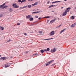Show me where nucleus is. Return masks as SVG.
Segmentation results:
<instances>
[{
  "instance_id": "1",
  "label": "nucleus",
  "mask_w": 76,
  "mask_h": 76,
  "mask_svg": "<svg viewBox=\"0 0 76 76\" xmlns=\"http://www.w3.org/2000/svg\"><path fill=\"white\" fill-rule=\"evenodd\" d=\"M70 9H71V8L68 7L66 9V10L63 13V14L62 15L63 16H66V15L67 13H68V12H69L70 11Z\"/></svg>"
},
{
  "instance_id": "2",
  "label": "nucleus",
  "mask_w": 76,
  "mask_h": 76,
  "mask_svg": "<svg viewBox=\"0 0 76 76\" xmlns=\"http://www.w3.org/2000/svg\"><path fill=\"white\" fill-rule=\"evenodd\" d=\"M54 60H51L50 61L47 62L45 64V66H48L49 65H50V64H51V63H52V61H53Z\"/></svg>"
},
{
  "instance_id": "3",
  "label": "nucleus",
  "mask_w": 76,
  "mask_h": 76,
  "mask_svg": "<svg viewBox=\"0 0 76 76\" xmlns=\"http://www.w3.org/2000/svg\"><path fill=\"white\" fill-rule=\"evenodd\" d=\"M12 7L14 8H19V6L16 5V4H13L12 5Z\"/></svg>"
},
{
  "instance_id": "4",
  "label": "nucleus",
  "mask_w": 76,
  "mask_h": 76,
  "mask_svg": "<svg viewBox=\"0 0 76 76\" xmlns=\"http://www.w3.org/2000/svg\"><path fill=\"white\" fill-rule=\"evenodd\" d=\"M4 5H6V4L5 3H4L2 5H1L0 6V8L2 9H4Z\"/></svg>"
},
{
  "instance_id": "5",
  "label": "nucleus",
  "mask_w": 76,
  "mask_h": 76,
  "mask_svg": "<svg viewBox=\"0 0 76 76\" xmlns=\"http://www.w3.org/2000/svg\"><path fill=\"white\" fill-rule=\"evenodd\" d=\"M54 34H55L54 31H52L50 32V35L51 36H53V35H54Z\"/></svg>"
},
{
  "instance_id": "6",
  "label": "nucleus",
  "mask_w": 76,
  "mask_h": 76,
  "mask_svg": "<svg viewBox=\"0 0 76 76\" xmlns=\"http://www.w3.org/2000/svg\"><path fill=\"white\" fill-rule=\"evenodd\" d=\"M56 48H54L53 49H51L50 51H51V53H54V52L56 51Z\"/></svg>"
},
{
  "instance_id": "7",
  "label": "nucleus",
  "mask_w": 76,
  "mask_h": 76,
  "mask_svg": "<svg viewBox=\"0 0 76 76\" xmlns=\"http://www.w3.org/2000/svg\"><path fill=\"white\" fill-rule=\"evenodd\" d=\"M9 66H10V65H9V64H6L5 66V67H9Z\"/></svg>"
},
{
  "instance_id": "8",
  "label": "nucleus",
  "mask_w": 76,
  "mask_h": 76,
  "mask_svg": "<svg viewBox=\"0 0 76 76\" xmlns=\"http://www.w3.org/2000/svg\"><path fill=\"white\" fill-rule=\"evenodd\" d=\"M55 20H56V19H54L53 20H52L50 21V23H53V22H55Z\"/></svg>"
},
{
  "instance_id": "9",
  "label": "nucleus",
  "mask_w": 76,
  "mask_h": 76,
  "mask_svg": "<svg viewBox=\"0 0 76 76\" xmlns=\"http://www.w3.org/2000/svg\"><path fill=\"white\" fill-rule=\"evenodd\" d=\"M31 17V15H28V16L26 17V19H29Z\"/></svg>"
},
{
  "instance_id": "10",
  "label": "nucleus",
  "mask_w": 76,
  "mask_h": 76,
  "mask_svg": "<svg viewBox=\"0 0 76 76\" xmlns=\"http://www.w3.org/2000/svg\"><path fill=\"white\" fill-rule=\"evenodd\" d=\"M60 1H54V2H53L52 3V4H53L54 3H58V2H60Z\"/></svg>"
},
{
  "instance_id": "11",
  "label": "nucleus",
  "mask_w": 76,
  "mask_h": 76,
  "mask_svg": "<svg viewBox=\"0 0 76 76\" xmlns=\"http://www.w3.org/2000/svg\"><path fill=\"white\" fill-rule=\"evenodd\" d=\"M75 26H76V24H72L71 25V28H73V27H74Z\"/></svg>"
},
{
  "instance_id": "12",
  "label": "nucleus",
  "mask_w": 76,
  "mask_h": 76,
  "mask_svg": "<svg viewBox=\"0 0 76 76\" xmlns=\"http://www.w3.org/2000/svg\"><path fill=\"white\" fill-rule=\"evenodd\" d=\"M61 26V24L58 26H56L55 28L56 29H57V28H60Z\"/></svg>"
},
{
  "instance_id": "13",
  "label": "nucleus",
  "mask_w": 76,
  "mask_h": 76,
  "mask_svg": "<svg viewBox=\"0 0 76 76\" xmlns=\"http://www.w3.org/2000/svg\"><path fill=\"white\" fill-rule=\"evenodd\" d=\"M53 6L54 7V6H56V5H50V6L49 7V8H51V7H53Z\"/></svg>"
},
{
  "instance_id": "14",
  "label": "nucleus",
  "mask_w": 76,
  "mask_h": 76,
  "mask_svg": "<svg viewBox=\"0 0 76 76\" xmlns=\"http://www.w3.org/2000/svg\"><path fill=\"white\" fill-rule=\"evenodd\" d=\"M34 20V18H33L32 17L31 18L29 19V20H30V21H32V20Z\"/></svg>"
},
{
  "instance_id": "15",
  "label": "nucleus",
  "mask_w": 76,
  "mask_h": 76,
  "mask_svg": "<svg viewBox=\"0 0 76 76\" xmlns=\"http://www.w3.org/2000/svg\"><path fill=\"white\" fill-rule=\"evenodd\" d=\"M64 30H65V29H63V30H61V32H60V34H61V33H62V32H63L64 31Z\"/></svg>"
},
{
  "instance_id": "16",
  "label": "nucleus",
  "mask_w": 76,
  "mask_h": 76,
  "mask_svg": "<svg viewBox=\"0 0 76 76\" xmlns=\"http://www.w3.org/2000/svg\"><path fill=\"white\" fill-rule=\"evenodd\" d=\"M4 60V57H1L0 58V60Z\"/></svg>"
},
{
  "instance_id": "17",
  "label": "nucleus",
  "mask_w": 76,
  "mask_h": 76,
  "mask_svg": "<svg viewBox=\"0 0 76 76\" xmlns=\"http://www.w3.org/2000/svg\"><path fill=\"white\" fill-rule=\"evenodd\" d=\"M53 39V38H52L50 39H44V40H50V39Z\"/></svg>"
},
{
  "instance_id": "18",
  "label": "nucleus",
  "mask_w": 76,
  "mask_h": 76,
  "mask_svg": "<svg viewBox=\"0 0 76 76\" xmlns=\"http://www.w3.org/2000/svg\"><path fill=\"white\" fill-rule=\"evenodd\" d=\"M12 11H13V9L12 8H10V11L11 12H12Z\"/></svg>"
},
{
  "instance_id": "19",
  "label": "nucleus",
  "mask_w": 76,
  "mask_h": 76,
  "mask_svg": "<svg viewBox=\"0 0 76 76\" xmlns=\"http://www.w3.org/2000/svg\"><path fill=\"white\" fill-rule=\"evenodd\" d=\"M74 18H75L74 16L73 15L71 17V19H74Z\"/></svg>"
},
{
  "instance_id": "20",
  "label": "nucleus",
  "mask_w": 76,
  "mask_h": 76,
  "mask_svg": "<svg viewBox=\"0 0 76 76\" xmlns=\"http://www.w3.org/2000/svg\"><path fill=\"white\" fill-rule=\"evenodd\" d=\"M25 2H26V0H22L21 3H22Z\"/></svg>"
},
{
  "instance_id": "21",
  "label": "nucleus",
  "mask_w": 76,
  "mask_h": 76,
  "mask_svg": "<svg viewBox=\"0 0 76 76\" xmlns=\"http://www.w3.org/2000/svg\"><path fill=\"white\" fill-rule=\"evenodd\" d=\"M37 4H38L37 2H35L34 4V6H36V5H37Z\"/></svg>"
},
{
  "instance_id": "22",
  "label": "nucleus",
  "mask_w": 76,
  "mask_h": 76,
  "mask_svg": "<svg viewBox=\"0 0 76 76\" xmlns=\"http://www.w3.org/2000/svg\"><path fill=\"white\" fill-rule=\"evenodd\" d=\"M50 18V16H46V17H45L44 18Z\"/></svg>"
},
{
  "instance_id": "23",
  "label": "nucleus",
  "mask_w": 76,
  "mask_h": 76,
  "mask_svg": "<svg viewBox=\"0 0 76 76\" xmlns=\"http://www.w3.org/2000/svg\"><path fill=\"white\" fill-rule=\"evenodd\" d=\"M8 6L7 5H5L4 6V8H6V7H7Z\"/></svg>"
},
{
  "instance_id": "24",
  "label": "nucleus",
  "mask_w": 76,
  "mask_h": 76,
  "mask_svg": "<svg viewBox=\"0 0 76 76\" xmlns=\"http://www.w3.org/2000/svg\"><path fill=\"white\" fill-rule=\"evenodd\" d=\"M42 11H39L37 12V13H40V12H41Z\"/></svg>"
},
{
  "instance_id": "25",
  "label": "nucleus",
  "mask_w": 76,
  "mask_h": 76,
  "mask_svg": "<svg viewBox=\"0 0 76 76\" xmlns=\"http://www.w3.org/2000/svg\"><path fill=\"white\" fill-rule=\"evenodd\" d=\"M1 28L2 30H4V27H0V29Z\"/></svg>"
},
{
  "instance_id": "26",
  "label": "nucleus",
  "mask_w": 76,
  "mask_h": 76,
  "mask_svg": "<svg viewBox=\"0 0 76 76\" xmlns=\"http://www.w3.org/2000/svg\"><path fill=\"white\" fill-rule=\"evenodd\" d=\"M40 51L42 53H43L44 52V50H40Z\"/></svg>"
},
{
  "instance_id": "27",
  "label": "nucleus",
  "mask_w": 76,
  "mask_h": 76,
  "mask_svg": "<svg viewBox=\"0 0 76 76\" xmlns=\"http://www.w3.org/2000/svg\"><path fill=\"white\" fill-rule=\"evenodd\" d=\"M28 8H31V5H28Z\"/></svg>"
},
{
  "instance_id": "28",
  "label": "nucleus",
  "mask_w": 76,
  "mask_h": 76,
  "mask_svg": "<svg viewBox=\"0 0 76 76\" xmlns=\"http://www.w3.org/2000/svg\"><path fill=\"white\" fill-rule=\"evenodd\" d=\"M35 13H37V12H32V15H33V14H35Z\"/></svg>"
},
{
  "instance_id": "29",
  "label": "nucleus",
  "mask_w": 76,
  "mask_h": 76,
  "mask_svg": "<svg viewBox=\"0 0 76 76\" xmlns=\"http://www.w3.org/2000/svg\"><path fill=\"white\" fill-rule=\"evenodd\" d=\"M28 52L29 51H26L24 53H25V54H28Z\"/></svg>"
},
{
  "instance_id": "30",
  "label": "nucleus",
  "mask_w": 76,
  "mask_h": 76,
  "mask_svg": "<svg viewBox=\"0 0 76 76\" xmlns=\"http://www.w3.org/2000/svg\"><path fill=\"white\" fill-rule=\"evenodd\" d=\"M47 50L48 51H50V48H47Z\"/></svg>"
},
{
  "instance_id": "31",
  "label": "nucleus",
  "mask_w": 76,
  "mask_h": 76,
  "mask_svg": "<svg viewBox=\"0 0 76 76\" xmlns=\"http://www.w3.org/2000/svg\"><path fill=\"white\" fill-rule=\"evenodd\" d=\"M55 64H56V63L53 64H52V65H51V66H54V65H55Z\"/></svg>"
},
{
  "instance_id": "32",
  "label": "nucleus",
  "mask_w": 76,
  "mask_h": 76,
  "mask_svg": "<svg viewBox=\"0 0 76 76\" xmlns=\"http://www.w3.org/2000/svg\"><path fill=\"white\" fill-rule=\"evenodd\" d=\"M18 2H20L21 3H22V1H21V0H18Z\"/></svg>"
},
{
  "instance_id": "33",
  "label": "nucleus",
  "mask_w": 76,
  "mask_h": 76,
  "mask_svg": "<svg viewBox=\"0 0 76 76\" xmlns=\"http://www.w3.org/2000/svg\"><path fill=\"white\" fill-rule=\"evenodd\" d=\"M20 25V23H18L17 24V25Z\"/></svg>"
},
{
  "instance_id": "34",
  "label": "nucleus",
  "mask_w": 76,
  "mask_h": 76,
  "mask_svg": "<svg viewBox=\"0 0 76 76\" xmlns=\"http://www.w3.org/2000/svg\"><path fill=\"white\" fill-rule=\"evenodd\" d=\"M7 58L6 57H4V60H6Z\"/></svg>"
},
{
  "instance_id": "35",
  "label": "nucleus",
  "mask_w": 76,
  "mask_h": 76,
  "mask_svg": "<svg viewBox=\"0 0 76 76\" xmlns=\"http://www.w3.org/2000/svg\"><path fill=\"white\" fill-rule=\"evenodd\" d=\"M44 51H46V52H47V50L46 49H45L44 50Z\"/></svg>"
},
{
  "instance_id": "36",
  "label": "nucleus",
  "mask_w": 76,
  "mask_h": 76,
  "mask_svg": "<svg viewBox=\"0 0 76 76\" xmlns=\"http://www.w3.org/2000/svg\"><path fill=\"white\" fill-rule=\"evenodd\" d=\"M38 16H35V18H38Z\"/></svg>"
},
{
  "instance_id": "37",
  "label": "nucleus",
  "mask_w": 76,
  "mask_h": 76,
  "mask_svg": "<svg viewBox=\"0 0 76 76\" xmlns=\"http://www.w3.org/2000/svg\"><path fill=\"white\" fill-rule=\"evenodd\" d=\"M33 24V25H37L38 24H36L35 23H34Z\"/></svg>"
},
{
  "instance_id": "38",
  "label": "nucleus",
  "mask_w": 76,
  "mask_h": 76,
  "mask_svg": "<svg viewBox=\"0 0 76 76\" xmlns=\"http://www.w3.org/2000/svg\"><path fill=\"white\" fill-rule=\"evenodd\" d=\"M11 41V39H9L8 40H7V42H10V41Z\"/></svg>"
},
{
  "instance_id": "39",
  "label": "nucleus",
  "mask_w": 76,
  "mask_h": 76,
  "mask_svg": "<svg viewBox=\"0 0 76 76\" xmlns=\"http://www.w3.org/2000/svg\"><path fill=\"white\" fill-rule=\"evenodd\" d=\"M42 32L41 31H39V34H42Z\"/></svg>"
},
{
  "instance_id": "40",
  "label": "nucleus",
  "mask_w": 76,
  "mask_h": 76,
  "mask_svg": "<svg viewBox=\"0 0 76 76\" xmlns=\"http://www.w3.org/2000/svg\"><path fill=\"white\" fill-rule=\"evenodd\" d=\"M3 16V15H0V17H2V16Z\"/></svg>"
},
{
  "instance_id": "41",
  "label": "nucleus",
  "mask_w": 76,
  "mask_h": 76,
  "mask_svg": "<svg viewBox=\"0 0 76 76\" xmlns=\"http://www.w3.org/2000/svg\"><path fill=\"white\" fill-rule=\"evenodd\" d=\"M47 4H50V1H48L47 2Z\"/></svg>"
},
{
  "instance_id": "42",
  "label": "nucleus",
  "mask_w": 76,
  "mask_h": 76,
  "mask_svg": "<svg viewBox=\"0 0 76 76\" xmlns=\"http://www.w3.org/2000/svg\"><path fill=\"white\" fill-rule=\"evenodd\" d=\"M37 53H34V54H33V55L35 56V55H37Z\"/></svg>"
},
{
  "instance_id": "43",
  "label": "nucleus",
  "mask_w": 76,
  "mask_h": 76,
  "mask_svg": "<svg viewBox=\"0 0 76 76\" xmlns=\"http://www.w3.org/2000/svg\"><path fill=\"white\" fill-rule=\"evenodd\" d=\"M24 34V35L26 36V35H27V34H26V33H25Z\"/></svg>"
},
{
  "instance_id": "44",
  "label": "nucleus",
  "mask_w": 76,
  "mask_h": 76,
  "mask_svg": "<svg viewBox=\"0 0 76 76\" xmlns=\"http://www.w3.org/2000/svg\"><path fill=\"white\" fill-rule=\"evenodd\" d=\"M32 6L33 7V6H35V5H34V4H32Z\"/></svg>"
},
{
  "instance_id": "45",
  "label": "nucleus",
  "mask_w": 76,
  "mask_h": 76,
  "mask_svg": "<svg viewBox=\"0 0 76 76\" xmlns=\"http://www.w3.org/2000/svg\"><path fill=\"white\" fill-rule=\"evenodd\" d=\"M20 9H23V7H20Z\"/></svg>"
},
{
  "instance_id": "46",
  "label": "nucleus",
  "mask_w": 76,
  "mask_h": 76,
  "mask_svg": "<svg viewBox=\"0 0 76 76\" xmlns=\"http://www.w3.org/2000/svg\"><path fill=\"white\" fill-rule=\"evenodd\" d=\"M41 19V18H38V19H39V20L40 19Z\"/></svg>"
},
{
  "instance_id": "47",
  "label": "nucleus",
  "mask_w": 76,
  "mask_h": 76,
  "mask_svg": "<svg viewBox=\"0 0 76 76\" xmlns=\"http://www.w3.org/2000/svg\"><path fill=\"white\" fill-rule=\"evenodd\" d=\"M28 1H33L34 0H28Z\"/></svg>"
},
{
  "instance_id": "48",
  "label": "nucleus",
  "mask_w": 76,
  "mask_h": 76,
  "mask_svg": "<svg viewBox=\"0 0 76 76\" xmlns=\"http://www.w3.org/2000/svg\"><path fill=\"white\" fill-rule=\"evenodd\" d=\"M26 8V6H24L23 7V9H24V8Z\"/></svg>"
},
{
  "instance_id": "49",
  "label": "nucleus",
  "mask_w": 76,
  "mask_h": 76,
  "mask_svg": "<svg viewBox=\"0 0 76 76\" xmlns=\"http://www.w3.org/2000/svg\"><path fill=\"white\" fill-rule=\"evenodd\" d=\"M33 25V24H32L31 25H30V26H32Z\"/></svg>"
},
{
  "instance_id": "50",
  "label": "nucleus",
  "mask_w": 76,
  "mask_h": 76,
  "mask_svg": "<svg viewBox=\"0 0 76 76\" xmlns=\"http://www.w3.org/2000/svg\"><path fill=\"white\" fill-rule=\"evenodd\" d=\"M63 8H64V7H62L61 8V9H63Z\"/></svg>"
},
{
  "instance_id": "51",
  "label": "nucleus",
  "mask_w": 76,
  "mask_h": 76,
  "mask_svg": "<svg viewBox=\"0 0 76 76\" xmlns=\"http://www.w3.org/2000/svg\"><path fill=\"white\" fill-rule=\"evenodd\" d=\"M48 22H49V20H48L47 21V23H48Z\"/></svg>"
},
{
  "instance_id": "52",
  "label": "nucleus",
  "mask_w": 76,
  "mask_h": 76,
  "mask_svg": "<svg viewBox=\"0 0 76 76\" xmlns=\"http://www.w3.org/2000/svg\"><path fill=\"white\" fill-rule=\"evenodd\" d=\"M52 12H54V11H52Z\"/></svg>"
},
{
  "instance_id": "53",
  "label": "nucleus",
  "mask_w": 76,
  "mask_h": 76,
  "mask_svg": "<svg viewBox=\"0 0 76 76\" xmlns=\"http://www.w3.org/2000/svg\"><path fill=\"white\" fill-rule=\"evenodd\" d=\"M67 0H64V1H67Z\"/></svg>"
},
{
  "instance_id": "54",
  "label": "nucleus",
  "mask_w": 76,
  "mask_h": 76,
  "mask_svg": "<svg viewBox=\"0 0 76 76\" xmlns=\"http://www.w3.org/2000/svg\"><path fill=\"white\" fill-rule=\"evenodd\" d=\"M26 7H28V6H26Z\"/></svg>"
},
{
  "instance_id": "55",
  "label": "nucleus",
  "mask_w": 76,
  "mask_h": 76,
  "mask_svg": "<svg viewBox=\"0 0 76 76\" xmlns=\"http://www.w3.org/2000/svg\"><path fill=\"white\" fill-rule=\"evenodd\" d=\"M37 10H38V9H37Z\"/></svg>"
},
{
  "instance_id": "56",
  "label": "nucleus",
  "mask_w": 76,
  "mask_h": 76,
  "mask_svg": "<svg viewBox=\"0 0 76 76\" xmlns=\"http://www.w3.org/2000/svg\"><path fill=\"white\" fill-rule=\"evenodd\" d=\"M0 57H1V55H0Z\"/></svg>"
},
{
  "instance_id": "57",
  "label": "nucleus",
  "mask_w": 76,
  "mask_h": 76,
  "mask_svg": "<svg viewBox=\"0 0 76 76\" xmlns=\"http://www.w3.org/2000/svg\"><path fill=\"white\" fill-rule=\"evenodd\" d=\"M58 19H59V18H58Z\"/></svg>"
},
{
  "instance_id": "58",
  "label": "nucleus",
  "mask_w": 76,
  "mask_h": 76,
  "mask_svg": "<svg viewBox=\"0 0 76 76\" xmlns=\"http://www.w3.org/2000/svg\"><path fill=\"white\" fill-rule=\"evenodd\" d=\"M58 19H59V18H58Z\"/></svg>"
}]
</instances>
